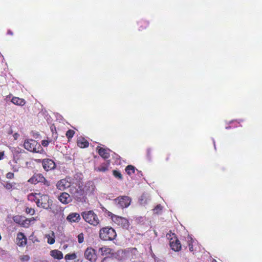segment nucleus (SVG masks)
I'll return each mask as SVG.
<instances>
[{"mask_svg": "<svg viewBox=\"0 0 262 262\" xmlns=\"http://www.w3.org/2000/svg\"><path fill=\"white\" fill-rule=\"evenodd\" d=\"M29 220H31V222L32 221H35V218H34V217H32V218L30 219Z\"/></svg>", "mask_w": 262, "mask_h": 262, "instance_id": "37998d69", "label": "nucleus"}, {"mask_svg": "<svg viewBox=\"0 0 262 262\" xmlns=\"http://www.w3.org/2000/svg\"><path fill=\"white\" fill-rule=\"evenodd\" d=\"M77 188L73 185L70 188V192L76 201L78 202H85L86 199V193L80 182L77 185Z\"/></svg>", "mask_w": 262, "mask_h": 262, "instance_id": "f03ea898", "label": "nucleus"}, {"mask_svg": "<svg viewBox=\"0 0 262 262\" xmlns=\"http://www.w3.org/2000/svg\"><path fill=\"white\" fill-rule=\"evenodd\" d=\"M100 250H101L102 253H110L111 249L106 247H102Z\"/></svg>", "mask_w": 262, "mask_h": 262, "instance_id": "c9c22d12", "label": "nucleus"}, {"mask_svg": "<svg viewBox=\"0 0 262 262\" xmlns=\"http://www.w3.org/2000/svg\"><path fill=\"white\" fill-rule=\"evenodd\" d=\"M81 215L84 221L91 226L97 227L100 224V217L93 210L83 211Z\"/></svg>", "mask_w": 262, "mask_h": 262, "instance_id": "7ed1b4c3", "label": "nucleus"}, {"mask_svg": "<svg viewBox=\"0 0 262 262\" xmlns=\"http://www.w3.org/2000/svg\"><path fill=\"white\" fill-rule=\"evenodd\" d=\"M162 209L163 207L160 204H158L153 209V211L154 213L158 214L161 213Z\"/></svg>", "mask_w": 262, "mask_h": 262, "instance_id": "c85d7f7f", "label": "nucleus"}, {"mask_svg": "<svg viewBox=\"0 0 262 262\" xmlns=\"http://www.w3.org/2000/svg\"><path fill=\"white\" fill-rule=\"evenodd\" d=\"M25 217L16 215L13 217V221L17 224L21 225L22 221L24 219Z\"/></svg>", "mask_w": 262, "mask_h": 262, "instance_id": "cd10ccee", "label": "nucleus"}, {"mask_svg": "<svg viewBox=\"0 0 262 262\" xmlns=\"http://www.w3.org/2000/svg\"><path fill=\"white\" fill-rule=\"evenodd\" d=\"M25 212L27 214H30L31 215H34L35 214V211L33 208L27 207L26 208Z\"/></svg>", "mask_w": 262, "mask_h": 262, "instance_id": "2f4dec72", "label": "nucleus"}, {"mask_svg": "<svg viewBox=\"0 0 262 262\" xmlns=\"http://www.w3.org/2000/svg\"><path fill=\"white\" fill-rule=\"evenodd\" d=\"M168 159H169V157H167V158H166V160L167 161V160H168Z\"/></svg>", "mask_w": 262, "mask_h": 262, "instance_id": "a18cd8bd", "label": "nucleus"}, {"mask_svg": "<svg viewBox=\"0 0 262 262\" xmlns=\"http://www.w3.org/2000/svg\"><path fill=\"white\" fill-rule=\"evenodd\" d=\"M77 144L78 147L81 148L88 147L89 143L84 138L80 137L77 140Z\"/></svg>", "mask_w": 262, "mask_h": 262, "instance_id": "dca6fc26", "label": "nucleus"}, {"mask_svg": "<svg viewBox=\"0 0 262 262\" xmlns=\"http://www.w3.org/2000/svg\"><path fill=\"white\" fill-rule=\"evenodd\" d=\"M77 257V256H76V254L75 253H69V254H67L65 255L64 256V259L66 260H73V259H76Z\"/></svg>", "mask_w": 262, "mask_h": 262, "instance_id": "bb28decb", "label": "nucleus"}, {"mask_svg": "<svg viewBox=\"0 0 262 262\" xmlns=\"http://www.w3.org/2000/svg\"><path fill=\"white\" fill-rule=\"evenodd\" d=\"M186 240L187 241L189 251L191 252H194L195 251V249L193 248V243H194L193 239L191 237L188 236L186 238Z\"/></svg>", "mask_w": 262, "mask_h": 262, "instance_id": "5701e85b", "label": "nucleus"}, {"mask_svg": "<svg viewBox=\"0 0 262 262\" xmlns=\"http://www.w3.org/2000/svg\"><path fill=\"white\" fill-rule=\"evenodd\" d=\"M31 223V220H29L28 219H25L22 221V223L21 224V226L24 227H28Z\"/></svg>", "mask_w": 262, "mask_h": 262, "instance_id": "7c9ffc66", "label": "nucleus"}, {"mask_svg": "<svg viewBox=\"0 0 262 262\" xmlns=\"http://www.w3.org/2000/svg\"><path fill=\"white\" fill-rule=\"evenodd\" d=\"M15 137H17V134H15Z\"/></svg>", "mask_w": 262, "mask_h": 262, "instance_id": "de8ad7c7", "label": "nucleus"}, {"mask_svg": "<svg viewBox=\"0 0 262 262\" xmlns=\"http://www.w3.org/2000/svg\"><path fill=\"white\" fill-rule=\"evenodd\" d=\"M29 201L34 202L36 206L46 210H50L52 208L53 201L48 194L41 193H31L27 196Z\"/></svg>", "mask_w": 262, "mask_h": 262, "instance_id": "f257e3e1", "label": "nucleus"}, {"mask_svg": "<svg viewBox=\"0 0 262 262\" xmlns=\"http://www.w3.org/2000/svg\"><path fill=\"white\" fill-rule=\"evenodd\" d=\"M97 149L99 155L103 159H106L110 157V155L107 149L100 147H98Z\"/></svg>", "mask_w": 262, "mask_h": 262, "instance_id": "f3484780", "label": "nucleus"}, {"mask_svg": "<svg viewBox=\"0 0 262 262\" xmlns=\"http://www.w3.org/2000/svg\"><path fill=\"white\" fill-rule=\"evenodd\" d=\"M6 177L8 179H12L14 178V175L13 173L9 172L6 174Z\"/></svg>", "mask_w": 262, "mask_h": 262, "instance_id": "e433bc0d", "label": "nucleus"}, {"mask_svg": "<svg viewBox=\"0 0 262 262\" xmlns=\"http://www.w3.org/2000/svg\"><path fill=\"white\" fill-rule=\"evenodd\" d=\"M15 137H17V134H15Z\"/></svg>", "mask_w": 262, "mask_h": 262, "instance_id": "49530a36", "label": "nucleus"}, {"mask_svg": "<svg viewBox=\"0 0 262 262\" xmlns=\"http://www.w3.org/2000/svg\"><path fill=\"white\" fill-rule=\"evenodd\" d=\"M67 221L70 223H79L81 220V215L76 212L70 213L66 218Z\"/></svg>", "mask_w": 262, "mask_h": 262, "instance_id": "ddd939ff", "label": "nucleus"}, {"mask_svg": "<svg viewBox=\"0 0 262 262\" xmlns=\"http://www.w3.org/2000/svg\"><path fill=\"white\" fill-rule=\"evenodd\" d=\"M18 168H19V167L16 166H13L12 167V169H13V171H14V172L18 171Z\"/></svg>", "mask_w": 262, "mask_h": 262, "instance_id": "ea45409f", "label": "nucleus"}, {"mask_svg": "<svg viewBox=\"0 0 262 262\" xmlns=\"http://www.w3.org/2000/svg\"><path fill=\"white\" fill-rule=\"evenodd\" d=\"M15 243L19 247H24L27 244V238L24 233L19 232L17 233Z\"/></svg>", "mask_w": 262, "mask_h": 262, "instance_id": "0eeeda50", "label": "nucleus"}, {"mask_svg": "<svg viewBox=\"0 0 262 262\" xmlns=\"http://www.w3.org/2000/svg\"><path fill=\"white\" fill-rule=\"evenodd\" d=\"M4 156V151H0V160H2Z\"/></svg>", "mask_w": 262, "mask_h": 262, "instance_id": "a19ab883", "label": "nucleus"}, {"mask_svg": "<svg viewBox=\"0 0 262 262\" xmlns=\"http://www.w3.org/2000/svg\"><path fill=\"white\" fill-rule=\"evenodd\" d=\"M41 183H43L46 186L49 187L51 185V182L50 181L47 180L45 177L41 182Z\"/></svg>", "mask_w": 262, "mask_h": 262, "instance_id": "72a5a7b5", "label": "nucleus"}, {"mask_svg": "<svg viewBox=\"0 0 262 262\" xmlns=\"http://www.w3.org/2000/svg\"><path fill=\"white\" fill-rule=\"evenodd\" d=\"M75 134V131L72 129H69L66 132V136L67 138H68L69 142L70 141V140L73 137Z\"/></svg>", "mask_w": 262, "mask_h": 262, "instance_id": "393cba45", "label": "nucleus"}, {"mask_svg": "<svg viewBox=\"0 0 262 262\" xmlns=\"http://www.w3.org/2000/svg\"><path fill=\"white\" fill-rule=\"evenodd\" d=\"M49 144V141L48 140H42L41 142V144L43 146H47Z\"/></svg>", "mask_w": 262, "mask_h": 262, "instance_id": "58836bf2", "label": "nucleus"}, {"mask_svg": "<svg viewBox=\"0 0 262 262\" xmlns=\"http://www.w3.org/2000/svg\"><path fill=\"white\" fill-rule=\"evenodd\" d=\"M11 102L17 105L24 106L26 103V101L22 98L14 97L11 100Z\"/></svg>", "mask_w": 262, "mask_h": 262, "instance_id": "6ab92c4d", "label": "nucleus"}, {"mask_svg": "<svg viewBox=\"0 0 262 262\" xmlns=\"http://www.w3.org/2000/svg\"><path fill=\"white\" fill-rule=\"evenodd\" d=\"M110 164V163L109 161L102 163L96 168V170L100 172H105L108 170Z\"/></svg>", "mask_w": 262, "mask_h": 262, "instance_id": "412c9836", "label": "nucleus"}, {"mask_svg": "<svg viewBox=\"0 0 262 262\" xmlns=\"http://www.w3.org/2000/svg\"><path fill=\"white\" fill-rule=\"evenodd\" d=\"M58 199L63 204H68L72 201L70 194L66 192H61L58 196Z\"/></svg>", "mask_w": 262, "mask_h": 262, "instance_id": "4468645a", "label": "nucleus"}, {"mask_svg": "<svg viewBox=\"0 0 262 262\" xmlns=\"http://www.w3.org/2000/svg\"><path fill=\"white\" fill-rule=\"evenodd\" d=\"M50 255L55 259L58 260L63 258L62 253L58 250H52L50 251Z\"/></svg>", "mask_w": 262, "mask_h": 262, "instance_id": "a211bd4d", "label": "nucleus"}, {"mask_svg": "<svg viewBox=\"0 0 262 262\" xmlns=\"http://www.w3.org/2000/svg\"><path fill=\"white\" fill-rule=\"evenodd\" d=\"M114 222L123 228L127 229L129 226L128 221L126 219L121 216H115L114 217Z\"/></svg>", "mask_w": 262, "mask_h": 262, "instance_id": "9b49d317", "label": "nucleus"}, {"mask_svg": "<svg viewBox=\"0 0 262 262\" xmlns=\"http://www.w3.org/2000/svg\"><path fill=\"white\" fill-rule=\"evenodd\" d=\"M47 237L48 238L47 243L49 244L52 245L55 243V235L53 232H52V236L50 235H47Z\"/></svg>", "mask_w": 262, "mask_h": 262, "instance_id": "a878e982", "label": "nucleus"}, {"mask_svg": "<svg viewBox=\"0 0 262 262\" xmlns=\"http://www.w3.org/2000/svg\"><path fill=\"white\" fill-rule=\"evenodd\" d=\"M147 157L150 159L151 157V149L150 148H148L146 150Z\"/></svg>", "mask_w": 262, "mask_h": 262, "instance_id": "4c0bfd02", "label": "nucleus"}, {"mask_svg": "<svg viewBox=\"0 0 262 262\" xmlns=\"http://www.w3.org/2000/svg\"><path fill=\"white\" fill-rule=\"evenodd\" d=\"M16 184V183L15 182H10L9 181H4V182L2 183L3 186L8 190H12L14 189Z\"/></svg>", "mask_w": 262, "mask_h": 262, "instance_id": "aec40b11", "label": "nucleus"}, {"mask_svg": "<svg viewBox=\"0 0 262 262\" xmlns=\"http://www.w3.org/2000/svg\"><path fill=\"white\" fill-rule=\"evenodd\" d=\"M43 178V176L41 173L35 174L28 180V182L31 184H35L38 183H41Z\"/></svg>", "mask_w": 262, "mask_h": 262, "instance_id": "2eb2a0df", "label": "nucleus"}, {"mask_svg": "<svg viewBox=\"0 0 262 262\" xmlns=\"http://www.w3.org/2000/svg\"><path fill=\"white\" fill-rule=\"evenodd\" d=\"M7 34H9V35H13V32L11 30H9L7 31Z\"/></svg>", "mask_w": 262, "mask_h": 262, "instance_id": "79ce46f5", "label": "nucleus"}, {"mask_svg": "<svg viewBox=\"0 0 262 262\" xmlns=\"http://www.w3.org/2000/svg\"><path fill=\"white\" fill-rule=\"evenodd\" d=\"M56 186L58 189L63 191L68 188H70L72 185H71V182L67 179H63L58 181Z\"/></svg>", "mask_w": 262, "mask_h": 262, "instance_id": "9d476101", "label": "nucleus"}, {"mask_svg": "<svg viewBox=\"0 0 262 262\" xmlns=\"http://www.w3.org/2000/svg\"><path fill=\"white\" fill-rule=\"evenodd\" d=\"M99 236L103 241H113L116 238L117 233L112 227L107 226L100 229Z\"/></svg>", "mask_w": 262, "mask_h": 262, "instance_id": "20e7f679", "label": "nucleus"}, {"mask_svg": "<svg viewBox=\"0 0 262 262\" xmlns=\"http://www.w3.org/2000/svg\"><path fill=\"white\" fill-rule=\"evenodd\" d=\"M24 146L26 149L31 152L41 153L42 151H43V149L40 144L33 139L25 140L24 143Z\"/></svg>", "mask_w": 262, "mask_h": 262, "instance_id": "39448f33", "label": "nucleus"}, {"mask_svg": "<svg viewBox=\"0 0 262 262\" xmlns=\"http://www.w3.org/2000/svg\"><path fill=\"white\" fill-rule=\"evenodd\" d=\"M20 259L21 261H27L30 259V256L28 255H23L20 256Z\"/></svg>", "mask_w": 262, "mask_h": 262, "instance_id": "473e14b6", "label": "nucleus"}, {"mask_svg": "<svg viewBox=\"0 0 262 262\" xmlns=\"http://www.w3.org/2000/svg\"><path fill=\"white\" fill-rule=\"evenodd\" d=\"M117 201L118 204L122 208H126L130 204L131 199L128 196H120L115 199Z\"/></svg>", "mask_w": 262, "mask_h": 262, "instance_id": "6e6552de", "label": "nucleus"}, {"mask_svg": "<svg viewBox=\"0 0 262 262\" xmlns=\"http://www.w3.org/2000/svg\"><path fill=\"white\" fill-rule=\"evenodd\" d=\"M169 244L171 249L174 251H179L181 249V244L176 237L170 239Z\"/></svg>", "mask_w": 262, "mask_h": 262, "instance_id": "f8f14e48", "label": "nucleus"}, {"mask_svg": "<svg viewBox=\"0 0 262 262\" xmlns=\"http://www.w3.org/2000/svg\"><path fill=\"white\" fill-rule=\"evenodd\" d=\"M125 171L128 175L130 176L135 172V167L133 165H129L126 167Z\"/></svg>", "mask_w": 262, "mask_h": 262, "instance_id": "b1692460", "label": "nucleus"}, {"mask_svg": "<svg viewBox=\"0 0 262 262\" xmlns=\"http://www.w3.org/2000/svg\"><path fill=\"white\" fill-rule=\"evenodd\" d=\"M212 262H217V261L214 259Z\"/></svg>", "mask_w": 262, "mask_h": 262, "instance_id": "c03bdc74", "label": "nucleus"}, {"mask_svg": "<svg viewBox=\"0 0 262 262\" xmlns=\"http://www.w3.org/2000/svg\"><path fill=\"white\" fill-rule=\"evenodd\" d=\"M78 243L81 244L84 241V235L83 233H81L78 235L77 236Z\"/></svg>", "mask_w": 262, "mask_h": 262, "instance_id": "f704fd0d", "label": "nucleus"}, {"mask_svg": "<svg viewBox=\"0 0 262 262\" xmlns=\"http://www.w3.org/2000/svg\"><path fill=\"white\" fill-rule=\"evenodd\" d=\"M37 162H41L43 169L47 171H50L56 168V164L53 160L50 159H45L41 161L39 159L36 160Z\"/></svg>", "mask_w": 262, "mask_h": 262, "instance_id": "423d86ee", "label": "nucleus"}, {"mask_svg": "<svg viewBox=\"0 0 262 262\" xmlns=\"http://www.w3.org/2000/svg\"><path fill=\"white\" fill-rule=\"evenodd\" d=\"M113 174L116 178L118 179V180L122 179V175L121 174V172L118 170H113Z\"/></svg>", "mask_w": 262, "mask_h": 262, "instance_id": "c756f323", "label": "nucleus"}, {"mask_svg": "<svg viewBox=\"0 0 262 262\" xmlns=\"http://www.w3.org/2000/svg\"><path fill=\"white\" fill-rule=\"evenodd\" d=\"M84 256L91 262H94L97 259L96 252L91 247H88L84 252Z\"/></svg>", "mask_w": 262, "mask_h": 262, "instance_id": "1a4fd4ad", "label": "nucleus"}, {"mask_svg": "<svg viewBox=\"0 0 262 262\" xmlns=\"http://www.w3.org/2000/svg\"><path fill=\"white\" fill-rule=\"evenodd\" d=\"M149 25V23L145 20H140L138 22L139 30L142 31L146 29Z\"/></svg>", "mask_w": 262, "mask_h": 262, "instance_id": "4be33fe9", "label": "nucleus"}]
</instances>
